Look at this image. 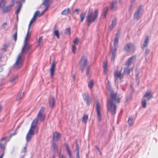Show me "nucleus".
Wrapping results in <instances>:
<instances>
[{"label": "nucleus", "mask_w": 158, "mask_h": 158, "mask_svg": "<svg viewBox=\"0 0 158 158\" xmlns=\"http://www.w3.org/2000/svg\"><path fill=\"white\" fill-rule=\"evenodd\" d=\"M93 9H90L88 12L86 17V21H87L89 26L91 23L95 21L98 16V10H95L94 12Z\"/></svg>", "instance_id": "1"}, {"label": "nucleus", "mask_w": 158, "mask_h": 158, "mask_svg": "<svg viewBox=\"0 0 158 158\" xmlns=\"http://www.w3.org/2000/svg\"><path fill=\"white\" fill-rule=\"evenodd\" d=\"M88 63V61L87 57L83 56L81 58L79 63V66L82 70L85 68V67Z\"/></svg>", "instance_id": "2"}, {"label": "nucleus", "mask_w": 158, "mask_h": 158, "mask_svg": "<svg viewBox=\"0 0 158 158\" xmlns=\"http://www.w3.org/2000/svg\"><path fill=\"white\" fill-rule=\"evenodd\" d=\"M118 33L116 34V36L115 37L114 41V48L111 49V52L112 54V57L111 58V60L114 61L115 60V54L116 51V48L115 46L117 44L118 41V37L117 35Z\"/></svg>", "instance_id": "3"}, {"label": "nucleus", "mask_w": 158, "mask_h": 158, "mask_svg": "<svg viewBox=\"0 0 158 158\" xmlns=\"http://www.w3.org/2000/svg\"><path fill=\"white\" fill-rule=\"evenodd\" d=\"M142 8L141 5H139L136 11L135 12L134 15V18L137 20L140 18L142 13L141 12Z\"/></svg>", "instance_id": "4"}, {"label": "nucleus", "mask_w": 158, "mask_h": 158, "mask_svg": "<svg viewBox=\"0 0 158 158\" xmlns=\"http://www.w3.org/2000/svg\"><path fill=\"white\" fill-rule=\"evenodd\" d=\"M124 50L127 52L131 51L134 52L135 50V46L131 43H127L124 47Z\"/></svg>", "instance_id": "5"}, {"label": "nucleus", "mask_w": 158, "mask_h": 158, "mask_svg": "<svg viewBox=\"0 0 158 158\" xmlns=\"http://www.w3.org/2000/svg\"><path fill=\"white\" fill-rule=\"evenodd\" d=\"M45 114L44 113V109H40L37 115V118L41 122L43 121L45 118Z\"/></svg>", "instance_id": "6"}, {"label": "nucleus", "mask_w": 158, "mask_h": 158, "mask_svg": "<svg viewBox=\"0 0 158 158\" xmlns=\"http://www.w3.org/2000/svg\"><path fill=\"white\" fill-rule=\"evenodd\" d=\"M83 98L86 104L88 106H89L91 102V100L90 98L88 93H86L84 94H83Z\"/></svg>", "instance_id": "7"}, {"label": "nucleus", "mask_w": 158, "mask_h": 158, "mask_svg": "<svg viewBox=\"0 0 158 158\" xmlns=\"http://www.w3.org/2000/svg\"><path fill=\"white\" fill-rule=\"evenodd\" d=\"M22 65V55L21 54L19 55L15 64V67L19 68Z\"/></svg>", "instance_id": "8"}, {"label": "nucleus", "mask_w": 158, "mask_h": 158, "mask_svg": "<svg viewBox=\"0 0 158 158\" xmlns=\"http://www.w3.org/2000/svg\"><path fill=\"white\" fill-rule=\"evenodd\" d=\"M34 134V131L30 129L26 136V139L27 142H29L31 141L32 136Z\"/></svg>", "instance_id": "9"}, {"label": "nucleus", "mask_w": 158, "mask_h": 158, "mask_svg": "<svg viewBox=\"0 0 158 158\" xmlns=\"http://www.w3.org/2000/svg\"><path fill=\"white\" fill-rule=\"evenodd\" d=\"M110 98L111 99L114 100L117 103H119L120 101L121 98L116 93L111 92L110 93Z\"/></svg>", "instance_id": "10"}, {"label": "nucleus", "mask_w": 158, "mask_h": 158, "mask_svg": "<svg viewBox=\"0 0 158 158\" xmlns=\"http://www.w3.org/2000/svg\"><path fill=\"white\" fill-rule=\"evenodd\" d=\"M55 68L56 64L54 60L52 63L51 65L50 69V76L51 77H52L54 75Z\"/></svg>", "instance_id": "11"}, {"label": "nucleus", "mask_w": 158, "mask_h": 158, "mask_svg": "<svg viewBox=\"0 0 158 158\" xmlns=\"http://www.w3.org/2000/svg\"><path fill=\"white\" fill-rule=\"evenodd\" d=\"M39 120V119L36 118L33 120L31 125L30 129L34 131L36 128L38 129L37 125Z\"/></svg>", "instance_id": "12"}, {"label": "nucleus", "mask_w": 158, "mask_h": 158, "mask_svg": "<svg viewBox=\"0 0 158 158\" xmlns=\"http://www.w3.org/2000/svg\"><path fill=\"white\" fill-rule=\"evenodd\" d=\"M6 138H2L0 141V148L3 151V154H4V151L5 149L6 146V142H5L3 143L2 141L6 139Z\"/></svg>", "instance_id": "13"}, {"label": "nucleus", "mask_w": 158, "mask_h": 158, "mask_svg": "<svg viewBox=\"0 0 158 158\" xmlns=\"http://www.w3.org/2000/svg\"><path fill=\"white\" fill-rule=\"evenodd\" d=\"M135 56H133L129 58L125 63L126 66L129 67V65H131L134 59H135Z\"/></svg>", "instance_id": "14"}, {"label": "nucleus", "mask_w": 158, "mask_h": 158, "mask_svg": "<svg viewBox=\"0 0 158 158\" xmlns=\"http://www.w3.org/2000/svg\"><path fill=\"white\" fill-rule=\"evenodd\" d=\"M55 103V99L53 97H51L49 98V104L51 108L54 107Z\"/></svg>", "instance_id": "15"}, {"label": "nucleus", "mask_w": 158, "mask_h": 158, "mask_svg": "<svg viewBox=\"0 0 158 158\" xmlns=\"http://www.w3.org/2000/svg\"><path fill=\"white\" fill-rule=\"evenodd\" d=\"M107 106L108 109H116V105L114 104L113 101H109L107 103Z\"/></svg>", "instance_id": "16"}, {"label": "nucleus", "mask_w": 158, "mask_h": 158, "mask_svg": "<svg viewBox=\"0 0 158 158\" xmlns=\"http://www.w3.org/2000/svg\"><path fill=\"white\" fill-rule=\"evenodd\" d=\"M122 74L121 71H116L114 74V76L115 77H116L120 79H122L123 77V74Z\"/></svg>", "instance_id": "17"}, {"label": "nucleus", "mask_w": 158, "mask_h": 158, "mask_svg": "<svg viewBox=\"0 0 158 158\" xmlns=\"http://www.w3.org/2000/svg\"><path fill=\"white\" fill-rule=\"evenodd\" d=\"M13 6L14 5L11 4L10 5L8 6L3 7L2 8V10L3 12L4 13H6L10 11L11 10V7Z\"/></svg>", "instance_id": "18"}, {"label": "nucleus", "mask_w": 158, "mask_h": 158, "mask_svg": "<svg viewBox=\"0 0 158 158\" xmlns=\"http://www.w3.org/2000/svg\"><path fill=\"white\" fill-rule=\"evenodd\" d=\"M128 67H127L126 66V67L124 68L123 74L128 75L133 70V68H131L128 69Z\"/></svg>", "instance_id": "19"}, {"label": "nucleus", "mask_w": 158, "mask_h": 158, "mask_svg": "<svg viewBox=\"0 0 158 158\" xmlns=\"http://www.w3.org/2000/svg\"><path fill=\"white\" fill-rule=\"evenodd\" d=\"M143 97L147 98V100H149L151 99L152 97V95L151 92L149 91H147L143 96Z\"/></svg>", "instance_id": "20"}, {"label": "nucleus", "mask_w": 158, "mask_h": 158, "mask_svg": "<svg viewBox=\"0 0 158 158\" xmlns=\"http://www.w3.org/2000/svg\"><path fill=\"white\" fill-rule=\"evenodd\" d=\"M65 147L67 153H68L69 158H73L72 151L69 149L68 146L67 145H66L65 146Z\"/></svg>", "instance_id": "21"}, {"label": "nucleus", "mask_w": 158, "mask_h": 158, "mask_svg": "<svg viewBox=\"0 0 158 158\" xmlns=\"http://www.w3.org/2000/svg\"><path fill=\"white\" fill-rule=\"evenodd\" d=\"M70 14L69 8L65 9L62 12L61 14L63 15H67Z\"/></svg>", "instance_id": "22"}, {"label": "nucleus", "mask_w": 158, "mask_h": 158, "mask_svg": "<svg viewBox=\"0 0 158 158\" xmlns=\"http://www.w3.org/2000/svg\"><path fill=\"white\" fill-rule=\"evenodd\" d=\"M79 149L80 148L78 144L76 143V158H80L79 155Z\"/></svg>", "instance_id": "23"}, {"label": "nucleus", "mask_w": 158, "mask_h": 158, "mask_svg": "<svg viewBox=\"0 0 158 158\" xmlns=\"http://www.w3.org/2000/svg\"><path fill=\"white\" fill-rule=\"evenodd\" d=\"M107 62H105L103 63V73L105 74H106L107 71Z\"/></svg>", "instance_id": "24"}, {"label": "nucleus", "mask_w": 158, "mask_h": 158, "mask_svg": "<svg viewBox=\"0 0 158 158\" xmlns=\"http://www.w3.org/2000/svg\"><path fill=\"white\" fill-rule=\"evenodd\" d=\"M88 86L90 89H91L94 86V82L93 80H90L88 83Z\"/></svg>", "instance_id": "25"}, {"label": "nucleus", "mask_w": 158, "mask_h": 158, "mask_svg": "<svg viewBox=\"0 0 158 158\" xmlns=\"http://www.w3.org/2000/svg\"><path fill=\"white\" fill-rule=\"evenodd\" d=\"M59 136V134L56 132L54 133L53 134V139L54 141H56L58 139Z\"/></svg>", "instance_id": "26"}, {"label": "nucleus", "mask_w": 158, "mask_h": 158, "mask_svg": "<svg viewBox=\"0 0 158 158\" xmlns=\"http://www.w3.org/2000/svg\"><path fill=\"white\" fill-rule=\"evenodd\" d=\"M116 4L117 2L116 1H114L111 2V9L112 10H114L116 7Z\"/></svg>", "instance_id": "27"}, {"label": "nucleus", "mask_w": 158, "mask_h": 158, "mask_svg": "<svg viewBox=\"0 0 158 158\" xmlns=\"http://www.w3.org/2000/svg\"><path fill=\"white\" fill-rule=\"evenodd\" d=\"M97 116L98 120L99 122L101 121V111L100 109H97Z\"/></svg>", "instance_id": "28"}, {"label": "nucleus", "mask_w": 158, "mask_h": 158, "mask_svg": "<svg viewBox=\"0 0 158 158\" xmlns=\"http://www.w3.org/2000/svg\"><path fill=\"white\" fill-rule=\"evenodd\" d=\"M30 48V47L27 45L26 44H25L22 50V52H25L29 50Z\"/></svg>", "instance_id": "29"}, {"label": "nucleus", "mask_w": 158, "mask_h": 158, "mask_svg": "<svg viewBox=\"0 0 158 158\" xmlns=\"http://www.w3.org/2000/svg\"><path fill=\"white\" fill-rule=\"evenodd\" d=\"M128 123L129 125L132 126L133 125V118L131 116L129 118L128 120Z\"/></svg>", "instance_id": "30"}, {"label": "nucleus", "mask_w": 158, "mask_h": 158, "mask_svg": "<svg viewBox=\"0 0 158 158\" xmlns=\"http://www.w3.org/2000/svg\"><path fill=\"white\" fill-rule=\"evenodd\" d=\"M116 19H114L112 22V24L111 26L110 27V28L111 29H112L116 26Z\"/></svg>", "instance_id": "31"}, {"label": "nucleus", "mask_w": 158, "mask_h": 158, "mask_svg": "<svg viewBox=\"0 0 158 158\" xmlns=\"http://www.w3.org/2000/svg\"><path fill=\"white\" fill-rule=\"evenodd\" d=\"M36 17L33 15L32 18L31 19L30 23L29 25V27H30L31 26L32 24L36 20Z\"/></svg>", "instance_id": "32"}, {"label": "nucleus", "mask_w": 158, "mask_h": 158, "mask_svg": "<svg viewBox=\"0 0 158 158\" xmlns=\"http://www.w3.org/2000/svg\"><path fill=\"white\" fill-rule=\"evenodd\" d=\"M43 15V13L42 12L41 13H40V11L39 10H36L34 14V16L35 17H40L41 15Z\"/></svg>", "instance_id": "33"}, {"label": "nucleus", "mask_w": 158, "mask_h": 158, "mask_svg": "<svg viewBox=\"0 0 158 158\" xmlns=\"http://www.w3.org/2000/svg\"><path fill=\"white\" fill-rule=\"evenodd\" d=\"M86 13L85 12H82L81 13L80 15V17L81 19V22H82L84 21L85 16Z\"/></svg>", "instance_id": "34"}, {"label": "nucleus", "mask_w": 158, "mask_h": 158, "mask_svg": "<svg viewBox=\"0 0 158 158\" xmlns=\"http://www.w3.org/2000/svg\"><path fill=\"white\" fill-rule=\"evenodd\" d=\"M148 36H146L145 40L143 44V46L142 47V48H145L147 45L148 43Z\"/></svg>", "instance_id": "35"}, {"label": "nucleus", "mask_w": 158, "mask_h": 158, "mask_svg": "<svg viewBox=\"0 0 158 158\" xmlns=\"http://www.w3.org/2000/svg\"><path fill=\"white\" fill-rule=\"evenodd\" d=\"M64 33L68 35H70L71 34L70 28L69 27L65 29Z\"/></svg>", "instance_id": "36"}, {"label": "nucleus", "mask_w": 158, "mask_h": 158, "mask_svg": "<svg viewBox=\"0 0 158 158\" xmlns=\"http://www.w3.org/2000/svg\"><path fill=\"white\" fill-rule=\"evenodd\" d=\"M88 118V115L86 114L84 115L82 118V122L83 123H86Z\"/></svg>", "instance_id": "37"}, {"label": "nucleus", "mask_w": 158, "mask_h": 158, "mask_svg": "<svg viewBox=\"0 0 158 158\" xmlns=\"http://www.w3.org/2000/svg\"><path fill=\"white\" fill-rule=\"evenodd\" d=\"M108 10V8L107 7H105L104 8L103 10V16L104 18H105L107 15V13Z\"/></svg>", "instance_id": "38"}, {"label": "nucleus", "mask_w": 158, "mask_h": 158, "mask_svg": "<svg viewBox=\"0 0 158 158\" xmlns=\"http://www.w3.org/2000/svg\"><path fill=\"white\" fill-rule=\"evenodd\" d=\"M108 112L112 115H114L116 112V109H108Z\"/></svg>", "instance_id": "39"}, {"label": "nucleus", "mask_w": 158, "mask_h": 158, "mask_svg": "<svg viewBox=\"0 0 158 158\" xmlns=\"http://www.w3.org/2000/svg\"><path fill=\"white\" fill-rule=\"evenodd\" d=\"M17 31H16L15 33L12 35V37L13 40H14L15 42H16L17 39Z\"/></svg>", "instance_id": "40"}, {"label": "nucleus", "mask_w": 158, "mask_h": 158, "mask_svg": "<svg viewBox=\"0 0 158 158\" xmlns=\"http://www.w3.org/2000/svg\"><path fill=\"white\" fill-rule=\"evenodd\" d=\"M142 105V107L143 108H145L146 106V100H143L141 102Z\"/></svg>", "instance_id": "41"}, {"label": "nucleus", "mask_w": 158, "mask_h": 158, "mask_svg": "<svg viewBox=\"0 0 158 158\" xmlns=\"http://www.w3.org/2000/svg\"><path fill=\"white\" fill-rule=\"evenodd\" d=\"M77 50L76 47L74 45H72V51L73 53L75 54L76 53V51Z\"/></svg>", "instance_id": "42"}, {"label": "nucleus", "mask_w": 158, "mask_h": 158, "mask_svg": "<svg viewBox=\"0 0 158 158\" xmlns=\"http://www.w3.org/2000/svg\"><path fill=\"white\" fill-rule=\"evenodd\" d=\"M30 27H28V30H27V34H26V36L25 37V41H26L27 40L28 38V36L29 35V29H30Z\"/></svg>", "instance_id": "43"}, {"label": "nucleus", "mask_w": 158, "mask_h": 158, "mask_svg": "<svg viewBox=\"0 0 158 158\" xmlns=\"http://www.w3.org/2000/svg\"><path fill=\"white\" fill-rule=\"evenodd\" d=\"M79 42V39L76 37L73 41V43L76 45H77L78 44V43Z\"/></svg>", "instance_id": "44"}, {"label": "nucleus", "mask_w": 158, "mask_h": 158, "mask_svg": "<svg viewBox=\"0 0 158 158\" xmlns=\"http://www.w3.org/2000/svg\"><path fill=\"white\" fill-rule=\"evenodd\" d=\"M59 31L57 30H55L53 34L56 36L58 38H59V36L58 35Z\"/></svg>", "instance_id": "45"}, {"label": "nucleus", "mask_w": 158, "mask_h": 158, "mask_svg": "<svg viewBox=\"0 0 158 158\" xmlns=\"http://www.w3.org/2000/svg\"><path fill=\"white\" fill-rule=\"evenodd\" d=\"M96 109H100L101 107L99 105V102L97 100H96Z\"/></svg>", "instance_id": "46"}, {"label": "nucleus", "mask_w": 158, "mask_h": 158, "mask_svg": "<svg viewBox=\"0 0 158 158\" xmlns=\"http://www.w3.org/2000/svg\"><path fill=\"white\" fill-rule=\"evenodd\" d=\"M42 38H43V36H41L39 38V40H38V45H37L38 46H40L41 42L42 40Z\"/></svg>", "instance_id": "47"}, {"label": "nucleus", "mask_w": 158, "mask_h": 158, "mask_svg": "<svg viewBox=\"0 0 158 158\" xmlns=\"http://www.w3.org/2000/svg\"><path fill=\"white\" fill-rule=\"evenodd\" d=\"M48 0H45L44 2H43V4L45 6H46L48 5H50V4H48Z\"/></svg>", "instance_id": "48"}, {"label": "nucleus", "mask_w": 158, "mask_h": 158, "mask_svg": "<svg viewBox=\"0 0 158 158\" xmlns=\"http://www.w3.org/2000/svg\"><path fill=\"white\" fill-rule=\"evenodd\" d=\"M50 6V5H47L46 6H45L46 7H45V9L42 12L43 13V14H44V12L48 10V8Z\"/></svg>", "instance_id": "49"}, {"label": "nucleus", "mask_w": 158, "mask_h": 158, "mask_svg": "<svg viewBox=\"0 0 158 158\" xmlns=\"http://www.w3.org/2000/svg\"><path fill=\"white\" fill-rule=\"evenodd\" d=\"M8 46L7 45H4L3 48H2V50L4 52L5 51H6V49L8 48Z\"/></svg>", "instance_id": "50"}, {"label": "nucleus", "mask_w": 158, "mask_h": 158, "mask_svg": "<svg viewBox=\"0 0 158 158\" xmlns=\"http://www.w3.org/2000/svg\"><path fill=\"white\" fill-rule=\"evenodd\" d=\"M27 150L26 149V147H24L22 150V152L24 153H26L27 152Z\"/></svg>", "instance_id": "51"}, {"label": "nucleus", "mask_w": 158, "mask_h": 158, "mask_svg": "<svg viewBox=\"0 0 158 158\" xmlns=\"http://www.w3.org/2000/svg\"><path fill=\"white\" fill-rule=\"evenodd\" d=\"M17 77H13L11 80H10V82L11 83L13 82L16 80Z\"/></svg>", "instance_id": "52"}, {"label": "nucleus", "mask_w": 158, "mask_h": 158, "mask_svg": "<svg viewBox=\"0 0 158 158\" xmlns=\"http://www.w3.org/2000/svg\"><path fill=\"white\" fill-rule=\"evenodd\" d=\"M20 7H19L17 9H16V10L15 11V13L16 14L18 15L19 14L20 11Z\"/></svg>", "instance_id": "53"}, {"label": "nucleus", "mask_w": 158, "mask_h": 158, "mask_svg": "<svg viewBox=\"0 0 158 158\" xmlns=\"http://www.w3.org/2000/svg\"><path fill=\"white\" fill-rule=\"evenodd\" d=\"M7 25V23L6 22H5L2 25V27L3 28V29H4L5 28V27Z\"/></svg>", "instance_id": "54"}, {"label": "nucleus", "mask_w": 158, "mask_h": 158, "mask_svg": "<svg viewBox=\"0 0 158 158\" xmlns=\"http://www.w3.org/2000/svg\"><path fill=\"white\" fill-rule=\"evenodd\" d=\"M89 68H88L87 69L86 72V75H88L89 74Z\"/></svg>", "instance_id": "55"}, {"label": "nucleus", "mask_w": 158, "mask_h": 158, "mask_svg": "<svg viewBox=\"0 0 158 158\" xmlns=\"http://www.w3.org/2000/svg\"><path fill=\"white\" fill-rule=\"evenodd\" d=\"M1 2H3V5H5L6 3L5 0H1Z\"/></svg>", "instance_id": "56"}, {"label": "nucleus", "mask_w": 158, "mask_h": 158, "mask_svg": "<svg viewBox=\"0 0 158 158\" xmlns=\"http://www.w3.org/2000/svg\"><path fill=\"white\" fill-rule=\"evenodd\" d=\"M72 77L73 80H74L75 78V75H73L72 76Z\"/></svg>", "instance_id": "57"}, {"label": "nucleus", "mask_w": 158, "mask_h": 158, "mask_svg": "<svg viewBox=\"0 0 158 158\" xmlns=\"http://www.w3.org/2000/svg\"><path fill=\"white\" fill-rule=\"evenodd\" d=\"M60 158H65V157L63 155H60Z\"/></svg>", "instance_id": "58"}, {"label": "nucleus", "mask_w": 158, "mask_h": 158, "mask_svg": "<svg viewBox=\"0 0 158 158\" xmlns=\"http://www.w3.org/2000/svg\"><path fill=\"white\" fill-rule=\"evenodd\" d=\"M79 11V9H76V10H75L74 11V13H75V12H78V11Z\"/></svg>", "instance_id": "59"}, {"label": "nucleus", "mask_w": 158, "mask_h": 158, "mask_svg": "<svg viewBox=\"0 0 158 158\" xmlns=\"http://www.w3.org/2000/svg\"><path fill=\"white\" fill-rule=\"evenodd\" d=\"M22 98V96H21V95H20V97H19V98H17V100H20L21 98Z\"/></svg>", "instance_id": "60"}, {"label": "nucleus", "mask_w": 158, "mask_h": 158, "mask_svg": "<svg viewBox=\"0 0 158 158\" xmlns=\"http://www.w3.org/2000/svg\"><path fill=\"white\" fill-rule=\"evenodd\" d=\"M53 146H54V150L55 151L56 150V145L55 144H53Z\"/></svg>", "instance_id": "61"}, {"label": "nucleus", "mask_w": 158, "mask_h": 158, "mask_svg": "<svg viewBox=\"0 0 158 158\" xmlns=\"http://www.w3.org/2000/svg\"><path fill=\"white\" fill-rule=\"evenodd\" d=\"M96 148L99 151H100V150H99V148L97 147V146H96Z\"/></svg>", "instance_id": "62"}, {"label": "nucleus", "mask_w": 158, "mask_h": 158, "mask_svg": "<svg viewBox=\"0 0 158 158\" xmlns=\"http://www.w3.org/2000/svg\"><path fill=\"white\" fill-rule=\"evenodd\" d=\"M2 4H3V2H1H1H0V7H1V6Z\"/></svg>", "instance_id": "63"}, {"label": "nucleus", "mask_w": 158, "mask_h": 158, "mask_svg": "<svg viewBox=\"0 0 158 158\" xmlns=\"http://www.w3.org/2000/svg\"><path fill=\"white\" fill-rule=\"evenodd\" d=\"M2 108V106L0 104V109H1Z\"/></svg>", "instance_id": "64"}]
</instances>
